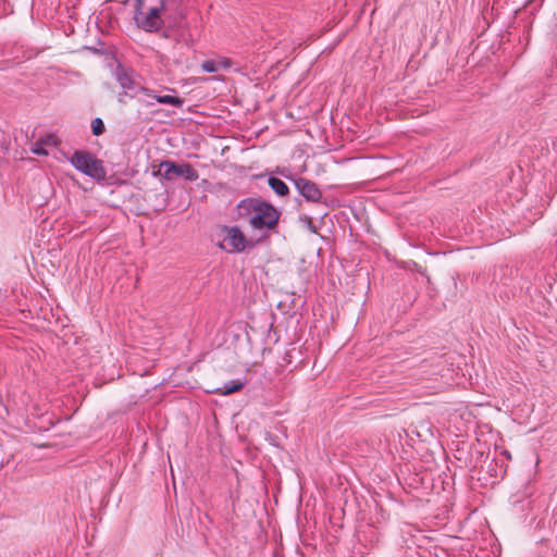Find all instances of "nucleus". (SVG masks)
<instances>
[{
	"label": "nucleus",
	"mask_w": 557,
	"mask_h": 557,
	"mask_svg": "<svg viewBox=\"0 0 557 557\" xmlns=\"http://www.w3.org/2000/svg\"><path fill=\"white\" fill-rule=\"evenodd\" d=\"M177 9L176 0H136L134 21L147 33H158L164 27L176 28L182 22Z\"/></svg>",
	"instance_id": "nucleus-1"
},
{
	"label": "nucleus",
	"mask_w": 557,
	"mask_h": 557,
	"mask_svg": "<svg viewBox=\"0 0 557 557\" xmlns=\"http://www.w3.org/2000/svg\"><path fill=\"white\" fill-rule=\"evenodd\" d=\"M238 213L253 230H273L281 215L273 205L261 198L243 199L238 205Z\"/></svg>",
	"instance_id": "nucleus-2"
},
{
	"label": "nucleus",
	"mask_w": 557,
	"mask_h": 557,
	"mask_svg": "<svg viewBox=\"0 0 557 557\" xmlns=\"http://www.w3.org/2000/svg\"><path fill=\"white\" fill-rule=\"evenodd\" d=\"M70 162L77 171L96 181L106 178L107 172L102 161L88 151L75 150L70 158Z\"/></svg>",
	"instance_id": "nucleus-3"
},
{
	"label": "nucleus",
	"mask_w": 557,
	"mask_h": 557,
	"mask_svg": "<svg viewBox=\"0 0 557 557\" xmlns=\"http://www.w3.org/2000/svg\"><path fill=\"white\" fill-rule=\"evenodd\" d=\"M153 176H161L166 181H173L176 177H184L186 181L195 182L199 178L198 171L189 163H175L171 160H164L159 164V169L153 171Z\"/></svg>",
	"instance_id": "nucleus-4"
},
{
	"label": "nucleus",
	"mask_w": 557,
	"mask_h": 557,
	"mask_svg": "<svg viewBox=\"0 0 557 557\" xmlns=\"http://www.w3.org/2000/svg\"><path fill=\"white\" fill-rule=\"evenodd\" d=\"M129 98L136 99L141 106L150 108L156 103L182 108L185 103L183 98L172 95H160L154 89L141 87L139 92L129 94Z\"/></svg>",
	"instance_id": "nucleus-5"
},
{
	"label": "nucleus",
	"mask_w": 557,
	"mask_h": 557,
	"mask_svg": "<svg viewBox=\"0 0 557 557\" xmlns=\"http://www.w3.org/2000/svg\"><path fill=\"white\" fill-rule=\"evenodd\" d=\"M295 186L299 195L304 197L307 202L322 203L323 194L318 185L306 177L285 175Z\"/></svg>",
	"instance_id": "nucleus-6"
},
{
	"label": "nucleus",
	"mask_w": 557,
	"mask_h": 557,
	"mask_svg": "<svg viewBox=\"0 0 557 557\" xmlns=\"http://www.w3.org/2000/svg\"><path fill=\"white\" fill-rule=\"evenodd\" d=\"M225 235L221 248L227 252H242L246 248V237L237 226H224Z\"/></svg>",
	"instance_id": "nucleus-7"
},
{
	"label": "nucleus",
	"mask_w": 557,
	"mask_h": 557,
	"mask_svg": "<svg viewBox=\"0 0 557 557\" xmlns=\"http://www.w3.org/2000/svg\"><path fill=\"white\" fill-rule=\"evenodd\" d=\"M115 78L124 91L139 92V89L143 87L136 81L135 72L122 64H117L115 69Z\"/></svg>",
	"instance_id": "nucleus-8"
},
{
	"label": "nucleus",
	"mask_w": 557,
	"mask_h": 557,
	"mask_svg": "<svg viewBox=\"0 0 557 557\" xmlns=\"http://www.w3.org/2000/svg\"><path fill=\"white\" fill-rule=\"evenodd\" d=\"M268 185L280 197H286L289 195V187L283 180L278 177L270 176L268 178Z\"/></svg>",
	"instance_id": "nucleus-9"
},
{
	"label": "nucleus",
	"mask_w": 557,
	"mask_h": 557,
	"mask_svg": "<svg viewBox=\"0 0 557 557\" xmlns=\"http://www.w3.org/2000/svg\"><path fill=\"white\" fill-rule=\"evenodd\" d=\"M244 385L245 383L242 382L240 380H232L225 382L223 386L216 388L215 392L220 395L226 396L239 392L240 389H243Z\"/></svg>",
	"instance_id": "nucleus-10"
},
{
	"label": "nucleus",
	"mask_w": 557,
	"mask_h": 557,
	"mask_svg": "<svg viewBox=\"0 0 557 557\" xmlns=\"http://www.w3.org/2000/svg\"><path fill=\"white\" fill-rule=\"evenodd\" d=\"M106 126L100 117H96L91 121V132L95 136H100L104 133Z\"/></svg>",
	"instance_id": "nucleus-11"
},
{
	"label": "nucleus",
	"mask_w": 557,
	"mask_h": 557,
	"mask_svg": "<svg viewBox=\"0 0 557 557\" xmlns=\"http://www.w3.org/2000/svg\"><path fill=\"white\" fill-rule=\"evenodd\" d=\"M201 70L206 73H215L219 71V63L213 60H206L201 64Z\"/></svg>",
	"instance_id": "nucleus-12"
},
{
	"label": "nucleus",
	"mask_w": 557,
	"mask_h": 557,
	"mask_svg": "<svg viewBox=\"0 0 557 557\" xmlns=\"http://www.w3.org/2000/svg\"><path fill=\"white\" fill-rule=\"evenodd\" d=\"M32 152L37 156H47L48 151L44 148L42 141H36L32 147Z\"/></svg>",
	"instance_id": "nucleus-13"
},
{
	"label": "nucleus",
	"mask_w": 557,
	"mask_h": 557,
	"mask_svg": "<svg viewBox=\"0 0 557 557\" xmlns=\"http://www.w3.org/2000/svg\"><path fill=\"white\" fill-rule=\"evenodd\" d=\"M129 94H131V92H128V91H124V90H123V91H121V92H119V95H117V101H119V103H121V104H125V103H126V97H129Z\"/></svg>",
	"instance_id": "nucleus-14"
},
{
	"label": "nucleus",
	"mask_w": 557,
	"mask_h": 557,
	"mask_svg": "<svg viewBox=\"0 0 557 557\" xmlns=\"http://www.w3.org/2000/svg\"><path fill=\"white\" fill-rule=\"evenodd\" d=\"M39 141H42L44 146L54 144L53 136H47L46 138L40 139Z\"/></svg>",
	"instance_id": "nucleus-15"
},
{
	"label": "nucleus",
	"mask_w": 557,
	"mask_h": 557,
	"mask_svg": "<svg viewBox=\"0 0 557 557\" xmlns=\"http://www.w3.org/2000/svg\"><path fill=\"white\" fill-rule=\"evenodd\" d=\"M223 65H224L225 67H227V66L230 65V62H228V61H225V62H223Z\"/></svg>",
	"instance_id": "nucleus-16"
}]
</instances>
